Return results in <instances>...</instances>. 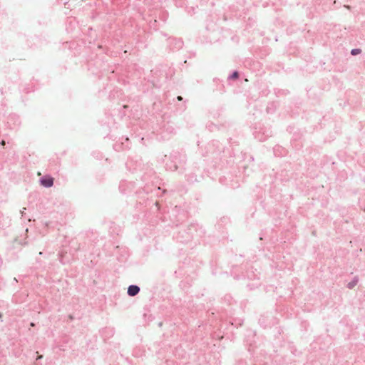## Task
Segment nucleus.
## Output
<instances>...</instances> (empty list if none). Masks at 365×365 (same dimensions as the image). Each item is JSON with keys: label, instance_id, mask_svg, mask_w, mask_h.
<instances>
[{"label": "nucleus", "instance_id": "9", "mask_svg": "<svg viewBox=\"0 0 365 365\" xmlns=\"http://www.w3.org/2000/svg\"><path fill=\"white\" fill-rule=\"evenodd\" d=\"M1 317V314H0V318Z\"/></svg>", "mask_w": 365, "mask_h": 365}, {"label": "nucleus", "instance_id": "1", "mask_svg": "<svg viewBox=\"0 0 365 365\" xmlns=\"http://www.w3.org/2000/svg\"><path fill=\"white\" fill-rule=\"evenodd\" d=\"M41 185L46 187H51L53 185V178L50 176H45L40 180Z\"/></svg>", "mask_w": 365, "mask_h": 365}, {"label": "nucleus", "instance_id": "3", "mask_svg": "<svg viewBox=\"0 0 365 365\" xmlns=\"http://www.w3.org/2000/svg\"><path fill=\"white\" fill-rule=\"evenodd\" d=\"M360 52H361V50H360V49H357V48H356V49H353V50L351 51V54H352V55H356V54L360 53Z\"/></svg>", "mask_w": 365, "mask_h": 365}, {"label": "nucleus", "instance_id": "5", "mask_svg": "<svg viewBox=\"0 0 365 365\" xmlns=\"http://www.w3.org/2000/svg\"><path fill=\"white\" fill-rule=\"evenodd\" d=\"M0 143H1V145L2 146H4V145H5V144H6V143H5V141H4V140H1V142Z\"/></svg>", "mask_w": 365, "mask_h": 365}, {"label": "nucleus", "instance_id": "6", "mask_svg": "<svg viewBox=\"0 0 365 365\" xmlns=\"http://www.w3.org/2000/svg\"><path fill=\"white\" fill-rule=\"evenodd\" d=\"M182 98L181 96H178V101H182Z\"/></svg>", "mask_w": 365, "mask_h": 365}, {"label": "nucleus", "instance_id": "4", "mask_svg": "<svg viewBox=\"0 0 365 365\" xmlns=\"http://www.w3.org/2000/svg\"><path fill=\"white\" fill-rule=\"evenodd\" d=\"M239 77V73L238 72L235 71L233 73V74L232 75L231 78H234V79H236Z\"/></svg>", "mask_w": 365, "mask_h": 365}, {"label": "nucleus", "instance_id": "2", "mask_svg": "<svg viewBox=\"0 0 365 365\" xmlns=\"http://www.w3.org/2000/svg\"><path fill=\"white\" fill-rule=\"evenodd\" d=\"M140 291V288L138 286L135 285H131L128 289V294L130 296H135Z\"/></svg>", "mask_w": 365, "mask_h": 365}, {"label": "nucleus", "instance_id": "7", "mask_svg": "<svg viewBox=\"0 0 365 365\" xmlns=\"http://www.w3.org/2000/svg\"><path fill=\"white\" fill-rule=\"evenodd\" d=\"M43 356L42 355H39L38 357H37V359H42Z\"/></svg>", "mask_w": 365, "mask_h": 365}, {"label": "nucleus", "instance_id": "8", "mask_svg": "<svg viewBox=\"0 0 365 365\" xmlns=\"http://www.w3.org/2000/svg\"><path fill=\"white\" fill-rule=\"evenodd\" d=\"M31 327H34V323H31Z\"/></svg>", "mask_w": 365, "mask_h": 365}]
</instances>
